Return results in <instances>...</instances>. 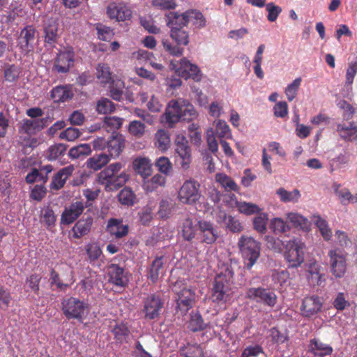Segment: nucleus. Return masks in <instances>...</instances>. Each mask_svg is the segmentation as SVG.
<instances>
[{
	"label": "nucleus",
	"instance_id": "28",
	"mask_svg": "<svg viewBox=\"0 0 357 357\" xmlns=\"http://www.w3.org/2000/svg\"><path fill=\"white\" fill-rule=\"evenodd\" d=\"M93 218L91 217H87L86 218H82L79 220L71 229L73 236L75 238H80L88 234L91 230Z\"/></svg>",
	"mask_w": 357,
	"mask_h": 357
},
{
	"label": "nucleus",
	"instance_id": "58",
	"mask_svg": "<svg viewBox=\"0 0 357 357\" xmlns=\"http://www.w3.org/2000/svg\"><path fill=\"white\" fill-rule=\"evenodd\" d=\"M96 110L99 114H110L115 110L114 103L108 98H102L97 102Z\"/></svg>",
	"mask_w": 357,
	"mask_h": 357
},
{
	"label": "nucleus",
	"instance_id": "18",
	"mask_svg": "<svg viewBox=\"0 0 357 357\" xmlns=\"http://www.w3.org/2000/svg\"><path fill=\"white\" fill-rule=\"evenodd\" d=\"M108 281L109 283L120 288L128 286L129 279L124 268L116 264H112L107 267Z\"/></svg>",
	"mask_w": 357,
	"mask_h": 357
},
{
	"label": "nucleus",
	"instance_id": "43",
	"mask_svg": "<svg viewBox=\"0 0 357 357\" xmlns=\"http://www.w3.org/2000/svg\"><path fill=\"white\" fill-rule=\"evenodd\" d=\"M269 227L275 234H284L291 229V227L281 218H274L271 220Z\"/></svg>",
	"mask_w": 357,
	"mask_h": 357
},
{
	"label": "nucleus",
	"instance_id": "60",
	"mask_svg": "<svg viewBox=\"0 0 357 357\" xmlns=\"http://www.w3.org/2000/svg\"><path fill=\"white\" fill-rule=\"evenodd\" d=\"M128 132L132 136L140 138L145 133V125L140 121H132L128 126Z\"/></svg>",
	"mask_w": 357,
	"mask_h": 357
},
{
	"label": "nucleus",
	"instance_id": "20",
	"mask_svg": "<svg viewBox=\"0 0 357 357\" xmlns=\"http://www.w3.org/2000/svg\"><path fill=\"white\" fill-rule=\"evenodd\" d=\"M323 303L318 296L305 297L303 300L301 310L302 315L310 318L321 310Z\"/></svg>",
	"mask_w": 357,
	"mask_h": 357
},
{
	"label": "nucleus",
	"instance_id": "30",
	"mask_svg": "<svg viewBox=\"0 0 357 357\" xmlns=\"http://www.w3.org/2000/svg\"><path fill=\"white\" fill-rule=\"evenodd\" d=\"M166 183V178L160 174H155L153 177L149 178H144L143 188L147 192H151L158 189L159 187H162Z\"/></svg>",
	"mask_w": 357,
	"mask_h": 357
},
{
	"label": "nucleus",
	"instance_id": "40",
	"mask_svg": "<svg viewBox=\"0 0 357 357\" xmlns=\"http://www.w3.org/2000/svg\"><path fill=\"white\" fill-rule=\"evenodd\" d=\"M314 221L315 225L319 228L324 239L326 241H330L332 238L333 233L332 230L328 227L327 221L320 215H314Z\"/></svg>",
	"mask_w": 357,
	"mask_h": 357
},
{
	"label": "nucleus",
	"instance_id": "38",
	"mask_svg": "<svg viewBox=\"0 0 357 357\" xmlns=\"http://www.w3.org/2000/svg\"><path fill=\"white\" fill-rule=\"evenodd\" d=\"M207 327V324L204 323V319L199 312H192L188 328L192 332L204 331Z\"/></svg>",
	"mask_w": 357,
	"mask_h": 357
},
{
	"label": "nucleus",
	"instance_id": "26",
	"mask_svg": "<svg viewBox=\"0 0 357 357\" xmlns=\"http://www.w3.org/2000/svg\"><path fill=\"white\" fill-rule=\"evenodd\" d=\"M134 170L143 178L149 177L152 173L151 160L145 157H138L132 162Z\"/></svg>",
	"mask_w": 357,
	"mask_h": 357
},
{
	"label": "nucleus",
	"instance_id": "8",
	"mask_svg": "<svg viewBox=\"0 0 357 357\" xmlns=\"http://www.w3.org/2000/svg\"><path fill=\"white\" fill-rule=\"evenodd\" d=\"M285 251L284 257L288 266L297 268L304 261L305 244L298 238H294L287 241L284 245Z\"/></svg>",
	"mask_w": 357,
	"mask_h": 357
},
{
	"label": "nucleus",
	"instance_id": "61",
	"mask_svg": "<svg viewBox=\"0 0 357 357\" xmlns=\"http://www.w3.org/2000/svg\"><path fill=\"white\" fill-rule=\"evenodd\" d=\"M340 184L335 183L333 185V188L335 195L340 199V202L342 204H346V202H349L351 199L353 198V195L347 188L340 189Z\"/></svg>",
	"mask_w": 357,
	"mask_h": 357
},
{
	"label": "nucleus",
	"instance_id": "39",
	"mask_svg": "<svg viewBox=\"0 0 357 357\" xmlns=\"http://www.w3.org/2000/svg\"><path fill=\"white\" fill-rule=\"evenodd\" d=\"M276 194L279 196L281 202H297L301 197L300 191L294 189L293 191H287L284 188H280L277 190Z\"/></svg>",
	"mask_w": 357,
	"mask_h": 357
},
{
	"label": "nucleus",
	"instance_id": "64",
	"mask_svg": "<svg viewBox=\"0 0 357 357\" xmlns=\"http://www.w3.org/2000/svg\"><path fill=\"white\" fill-rule=\"evenodd\" d=\"M266 244L268 249L272 250L276 252H281L283 248H284V245L282 241L273 236H266Z\"/></svg>",
	"mask_w": 357,
	"mask_h": 357
},
{
	"label": "nucleus",
	"instance_id": "1",
	"mask_svg": "<svg viewBox=\"0 0 357 357\" xmlns=\"http://www.w3.org/2000/svg\"><path fill=\"white\" fill-rule=\"evenodd\" d=\"M234 275V271L231 264H224L221 266L211 288V299L213 303L222 305L229 299Z\"/></svg>",
	"mask_w": 357,
	"mask_h": 357
},
{
	"label": "nucleus",
	"instance_id": "22",
	"mask_svg": "<svg viewBox=\"0 0 357 357\" xmlns=\"http://www.w3.org/2000/svg\"><path fill=\"white\" fill-rule=\"evenodd\" d=\"M84 205L82 202H76L71 204L69 207L65 208L61 216V223L70 225L76 220L83 213Z\"/></svg>",
	"mask_w": 357,
	"mask_h": 357
},
{
	"label": "nucleus",
	"instance_id": "24",
	"mask_svg": "<svg viewBox=\"0 0 357 357\" xmlns=\"http://www.w3.org/2000/svg\"><path fill=\"white\" fill-rule=\"evenodd\" d=\"M308 351L315 356L324 357L331 355L333 349L331 346L323 343L319 339L313 338L310 341Z\"/></svg>",
	"mask_w": 357,
	"mask_h": 357
},
{
	"label": "nucleus",
	"instance_id": "56",
	"mask_svg": "<svg viewBox=\"0 0 357 357\" xmlns=\"http://www.w3.org/2000/svg\"><path fill=\"white\" fill-rule=\"evenodd\" d=\"M96 29L98 38L103 41L111 40L114 35L113 29L100 23L96 24Z\"/></svg>",
	"mask_w": 357,
	"mask_h": 357
},
{
	"label": "nucleus",
	"instance_id": "25",
	"mask_svg": "<svg viewBox=\"0 0 357 357\" xmlns=\"http://www.w3.org/2000/svg\"><path fill=\"white\" fill-rule=\"evenodd\" d=\"M128 226L123 225L122 220L111 218L108 220L107 231L116 238H121L128 233Z\"/></svg>",
	"mask_w": 357,
	"mask_h": 357
},
{
	"label": "nucleus",
	"instance_id": "23",
	"mask_svg": "<svg viewBox=\"0 0 357 357\" xmlns=\"http://www.w3.org/2000/svg\"><path fill=\"white\" fill-rule=\"evenodd\" d=\"M74 170L75 167L73 165L61 169L52 178L50 184L51 189L59 190L62 188L66 180L72 175Z\"/></svg>",
	"mask_w": 357,
	"mask_h": 357
},
{
	"label": "nucleus",
	"instance_id": "44",
	"mask_svg": "<svg viewBox=\"0 0 357 357\" xmlns=\"http://www.w3.org/2000/svg\"><path fill=\"white\" fill-rule=\"evenodd\" d=\"M58 25L55 22L46 24L44 26L45 42L54 44L57 40Z\"/></svg>",
	"mask_w": 357,
	"mask_h": 357
},
{
	"label": "nucleus",
	"instance_id": "57",
	"mask_svg": "<svg viewBox=\"0 0 357 357\" xmlns=\"http://www.w3.org/2000/svg\"><path fill=\"white\" fill-rule=\"evenodd\" d=\"M215 134L220 139H229L231 137V132L229 126L226 121L218 120L215 126Z\"/></svg>",
	"mask_w": 357,
	"mask_h": 357
},
{
	"label": "nucleus",
	"instance_id": "29",
	"mask_svg": "<svg viewBox=\"0 0 357 357\" xmlns=\"http://www.w3.org/2000/svg\"><path fill=\"white\" fill-rule=\"evenodd\" d=\"M198 231V222L195 223L190 217L185 218L182 224V236L184 240L191 241Z\"/></svg>",
	"mask_w": 357,
	"mask_h": 357
},
{
	"label": "nucleus",
	"instance_id": "2",
	"mask_svg": "<svg viewBox=\"0 0 357 357\" xmlns=\"http://www.w3.org/2000/svg\"><path fill=\"white\" fill-rule=\"evenodd\" d=\"M197 117V112L187 100L179 98L171 100L166 109L165 119L170 127L179 121H190Z\"/></svg>",
	"mask_w": 357,
	"mask_h": 357
},
{
	"label": "nucleus",
	"instance_id": "13",
	"mask_svg": "<svg viewBox=\"0 0 357 357\" xmlns=\"http://www.w3.org/2000/svg\"><path fill=\"white\" fill-rule=\"evenodd\" d=\"M195 291L189 288H183L176 293L175 298L176 311L185 315L193 307L195 303Z\"/></svg>",
	"mask_w": 357,
	"mask_h": 357
},
{
	"label": "nucleus",
	"instance_id": "3",
	"mask_svg": "<svg viewBox=\"0 0 357 357\" xmlns=\"http://www.w3.org/2000/svg\"><path fill=\"white\" fill-rule=\"evenodd\" d=\"M122 168L123 165L121 162H114L98 174V181L105 187L106 191L117 190L128 181V174L125 172H121Z\"/></svg>",
	"mask_w": 357,
	"mask_h": 357
},
{
	"label": "nucleus",
	"instance_id": "4",
	"mask_svg": "<svg viewBox=\"0 0 357 357\" xmlns=\"http://www.w3.org/2000/svg\"><path fill=\"white\" fill-rule=\"evenodd\" d=\"M61 308L68 319H76L82 322L89 314L90 306L84 300L70 296L63 299L61 303Z\"/></svg>",
	"mask_w": 357,
	"mask_h": 357
},
{
	"label": "nucleus",
	"instance_id": "12",
	"mask_svg": "<svg viewBox=\"0 0 357 357\" xmlns=\"http://www.w3.org/2000/svg\"><path fill=\"white\" fill-rule=\"evenodd\" d=\"M38 32L33 25H26L21 31L17 38V45L22 53L28 54L33 52Z\"/></svg>",
	"mask_w": 357,
	"mask_h": 357
},
{
	"label": "nucleus",
	"instance_id": "59",
	"mask_svg": "<svg viewBox=\"0 0 357 357\" xmlns=\"http://www.w3.org/2000/svg\"><path fill=\"white\" fill-rule=\"evenodd\" d=\"M258 215L253 220L254 229L259 233L264 234L266 231L268 215L265 213H257Z\"/></svg>",
	"mask_w": 357,
	"mask_h": 357
},
{
	"label": "nucleus",
	"instance_id": "7",
	"mask_svg": "<svg viewBox=\"0 0 357 357\" xmlns=\"http://www.w3.org/2000/svg\"><path fill=\"white\" fill-rule=\"evenodd\" d=\"M170 36L176 45L168 39H163L162 41L164 50L172 56H181L183 53V48L181 45L185 46L189 43V33L183 27L173 26L170 30Z\"/></svg>",
	"mask_w": 357,
	"mask_h": 357
},
{
	"label": "nucleus",
	"instance_id": "31",
	"mask_svg": "<svg viewBox=\"0 0 357 357\" xmlns=\"http://www.w3.org/2000/svg\"><path fill=\"white\" fill-rule=\"evenodd\" d=\"M187 12L178 14L176 12H169L165 15L167 25L171 29L173 26L183 27L187 26Z\"/></svg>",
	"mask_w": 357,
	"mask_h": 357
},
{
	"label": "nucleus",
	"instance_id": "32",
	"mask_svg": "<svg viewBox=\"0 0 357 357\" xmlns=\"http://www.w3.org/2000/svg\"><path fill=\"white\" fill-rule=\"evenodd\" d=\"M341 138L345 141H354L357 139V126L354 123H349L348 126L339 124L337 127Z\"/></svg>",
	"mask_w": 357,
	"mask_h": 357
},
{
	"label": "nucleus",
	"instance_id": "46",
	"mask_svg": "<svg viewBox=\"0 0 357 357\" xmlns=\"http://www.w3.org/2000/svg\"><path fill=\"white\" fill-rule=\"evenodd\" d=\"M236 206L239 213L246 215L259 213L261 209L256 204L246 202H236Z\"/></svg>",
	"mask_w": 357,
	"mask_h": 357
},
{
	"label": "nucleus",
	"instance_id": "54",
	"mask_svg": "<svg viewBox=\"0 0 357 357\" xmlns=\"http://www.w3.org/2000/svg\"><path fill=\"white\" fill-rule=\"evenodd\" d=\"M320 266L317 264H311L309 268V279L314 285L321 286L325 281L324 275L319 272Z\"/></svg>",
	"mask_w": 357,
	"mask_h": 357
},
{
	"label": "nucleus",
	"instance_id": "14",
	"mask_svg": "<svg viewBox=\"0 0 357 357\" xmlns=\"http://www.w3.org/2000/svg\"><path fill=\"white\" fill-rule=\"evenodd\" d=\"M75 52L72 48L60 51L54 60V68L59 73H66L73 67Z\"/></svg>",
	"mask_w": 357,
	"mask_h": 357
},
{
	"label": "nucleus",
	"instance_id": "11",
	"mask_svg": "<svg viewBox=\"0 0 357 357\" xmlns=\"http://www.w3.org/2000/svg\"><path fill=\"white\" fill-rule=\"evenodd\" d=\"M331 272L336 278H342L347 271V254L344 251L334 248L328 252Z\"/></svg>",
	"mask_w": 357,
	"mask_h": 357
},
{
	"label": "nucleus",
	"instance_id": "47",
	"mask_svg": "<svg viewBox=\"0 0 357 357\" xmlns=\"http://www.w3.org/2000/svg\"><path fill=\"white\" fill-rule=\"evenodd\" d=\"M91 152V149L88 144H81L78 146L71 148L68 155L73 159L82 158L89 155Z\"/></svg>",
	"mask_w": 357,
	"mask_h": 357
},
{
	"label": "nucleus",
	"instance_id": "5",
	"mask_svg": "<svg viewBox=\"0 0 357 357\" xmlns=\"http://www.w3.org/2000/svg\"><path fill=\"white\" fill-rule=\"evenodd\" d=\"M243 259L244 268L250 270L259 258L260 243L252 237L242 236L238 243Z\"/></svg>",
	"mask_w": 357,
	"mask_h": 357
},
{
	"label": "nucleus",
	"instance_id": "10",
	"mask_svg": "<svg viewBox=\"0 0 357 357\" xmlns=\"http://www.w3.org/2000/svg\"><path fill=\"white\" fill-rule=\"evenodd\" d=\"M246 298L261 304L273 307L278 302V296L273 291L264 287H250L246 291Z\"/></svg>",
	"mask_w": 357,
	"mask_h": 357
},
{
	"label": "nucleus",
	"instance_id": "55",
	"mask_svg": "<svg viewBox=\"0 0 357 357\" xmlns=\"http://www.w3.org/2000/svg\"><path fill=\"white\" fill-rule=\"evenodd\" d=\"M302 79L299 77L287 86L284 93L289 101H292L296 97Z\"/></svg>",
	"mask_w": 357,
	"mask_h": 357
},
{
	"label": "nucleus",
	"instance_id": "41",
	"mask_svg": "<svg viewBox=\"0 0 357 357\" xmlns=\"http://www.w3.org/2000/svg\"><path fill=\"white\" fill-rule=\"evenodd\" d=\"M181 355L184 357H204L203 349L198 344H188L181 347Z\"/></svg>",
	"mask_w": 357,
	"mask_h": 357
},
{
	"label": "nucleus",
	"instance_id": "42",
	"mask_svg": "<svg viewBox=\"0 0 357 357\" xmlns=\"http://www.w3.org/2000/svg\"><path fill=\"white\" fill-rule=\"evenodd\" d=\"M112 332L116 341L120 344L125 342L130 335V330L127 324L124 323L116 324Z\"/></svg>",
	"mask_w": 357,
	"mask_h": 357
},
{
	"label": "nucleus",
	"instance_id": "6",
	"mask_svg": "<svg viewBox=\"0 0 357 357\" xmlns=\"http://www.w3.org/2000/svg\"><path fill=\"white\" fill-rule=\"evenodd\" d=\"M126 145V140L121 134H112L107 139L98 137L93 141L95 150H107V154L112 158H116L123 152Z\"/></svg>",
	"mask_w": 357,
	"mask_h": 357
},
{
	"label": "nucleus",
	"instance_id": "33",
	"mask_svg": "<svg viewBox=\"0 0 357 357\" xmlns=\"http://www.w3.org/2000/svg\"><path fill=\"white\" fill-rule=\"evenodd\" d=\"M215 181L220 183V185L225 189L227 192L234 191L236 192H238L240 190V187L238 184L234 181V180L227 175L225 173H218L215 174Z\"/></svg>",
	"mask_w": 357,
	"mask_h": 357
},
{
	"label": "nucleus",
	"instance_id": "62",
	"mask_svg": "<svg viewBox=\"0 0 357 357\" xmlns=\"http://www.w3.org/2000/svg\"><path fill=\"white\" fill-rule=\"evenodd\" d=\"M155 166L158 171L165 175H169L172 171V165L169 159L167 157L162 156L157 159Z\"/></svg>",
	"mask_w": 357,
	"mask_h": 357
},
{
	"label": "nucleus",
	"instance_id": "50",
	"mask_svg": "<svg viewBox=\"0 0 357 357\" xmlns=\"http://www.w3.org/2000/svg\"><path fill=\"white\" fill-rule=\"evenodd\" d=\"M123 119L116 116H106L104 119L103 127L108 131L116 134L115 131L119 130L122 124Z\"/></svg>",
	"mask_w": 357,
	"mask_h": 357
},
{
	"label": "nucleus",
	"instance_id": "15",
	"mask_svg": "<svg viewBox=\"0 0 357 357\" xmlns=\"http://www.w3.org/2000/svg\"><path fill=\"white\" fill-rule=\"evenodd\" d=\"M175 151L179 158L178 162L182 169L187 170L192 162L191 149L188 141L184 137H178L176 139Z\"/></svg>",
	"mask_w": 357,
	"mask_h": 357
},
{
	"label": "nucleus",
	"instance_id": "63",
	"mask_svg": "<svg viewBox=\"0 0 357 357\" xmlns=\"http://www.w3.org/2000/svg\"><path fill=\"white\" fill-rule=\"evenodd\" d=\"M224 216L226 227L229 231L233 233H238L243 230V226L237 218L226 214Z\"/></svg>",
	"mask_w": 357,
	"mask_h": 357
},
{
	"label": "nucleus",
	"instance_id": "45",
	"mask_svg": "<svg viewBox=\"0 0 357 357\" xmlns=\"http://www.w3.org/2000/svg\"><path fill=\"white\" fill-rule=\"evenodd\" d=\"M67 145L59 143L50 146L47 151V158L49 160H54L63 156L67 150Z\"/></svg>",
	"mask_w": 357,
	"mask_h": 357
},
{
	"label": "nucleus",
	"instance_id": "51",
	"mask_svg": "<svg viewBox=\"0 0 357 357\" xmlns=\"http://www.w3.org/2000/svg\"><path fill=\"white\" fill-rule=\"evenodd\" d=\"M118 199L123 205L132 206L135 202L136 196L130 188L126 187L119 193Z\"/></svg>",
	"mask_w": 357,
	"mask_h": 357
},
{
	"label": "nucleus",
	"instance_id": "19",
	"mask_svg": "<svg viewBox=\"0 0 357 357\" xmlns=\"http://www.w3.org/2000/svg\"><path fill=\"white\" fill-rule=\"evenodd\" d=\"M198 236L202 243L213 244L218 237V234L214 225L210 221H198Z\"/></svg>",
	"mask_w": 357,
	"mask_h": 357
},
{
	"label": "nucleus",
	"instance_id": "35",
	"mask_svg": "<svg viewBox=\"0 0 357 357\" xmlns=\"http://www.w3.org/2000/svg\"><path fill=\"white\" fill-rule=\"evenodd\" d=\"M51 97L55 102H63L73 97V93L68 87L59 86L52 90Z\"/></svg>",
	"mask_w": 357,
	"mask_h": 357
},
{
	"label": "nucleus",
	"instance_id": "9",
	"mask_svg": "<svg viewBox=\"0 0 357 357\" xmlns=\"http://www.w3.org/2000/svg\"><path fill=\"white\" fill-rule=\"evenodd\" d=\"M200 184L193 180L185 181L179 189L178 199L184 204L192 205L199 202L201 197Z\"/></svg>",
	"mask_w": 357,
	"mask_h": 357
},
{
	"label": "nucleus",
	"instance_id": "37",
	"mask_svg": "<svg viewBox=\"0 0 357 357\" xmlns=\"http://www.w3.org/2000/svg\"><path fill=\"white\" fill-rule=\"evenodd\" d=\"M268 333V338L273 344L278 346L287 342L289 340V337L287 331H280L278 328L273 327L269 330Z\"/></svg>",
	"mask_w": 357,
	"mask_h": 357
},
{
	"label": "nucleus",
	"instance_id": "21",
	"mask_svg": "<svg viewBox=\"0 0 357 357\" xmlns=\"http://www.w3.org/2000/svg\"><path fill=\"white\" fill-rule=\"evenodd\" d=\"M107 14L109 18L115 19L119 22L129 20L132 17V11L128 7L122 3H116L114 2L108 5Z\"/></svg>",
	"mask_w": 357,
	"mask_h": 357
},
{
	"label": "nucleus",
	"instance_id": "48",
	"mask_svg": "<svg viewBox=\"0 0 357 357\" xmlns=\"http://www.w3.org/2000/svg\"><path fill=\"white\" fill-rule=\"evenodd\" d=\"M40 221L47 229L55 225L56 215L52 208L47 206L41 210Z\"/></svg>",
	"mask_w": 357,
	"mask_h": 357
},
{
	"label": "nucleus",
	"instance_id": "34",
	"mask_svg": "<svg viewBox=\"0 0 357 357\" xmlns=\"http://www.w3.org/2000/svg\"><path fill=\"white\" fill-rule=\"evenodd\" d=\"M170 137L169 132L160 129L155 134L154 144L155 147L162 151L167 150L170 146Z\"/></svg>",
	"mask_w": 357,
	"mask_h": 357
},
{
	"label": "nucleus",
	"instance_id": "17",
	"mask_svg": "<svg viewBox=\"0 0 357 357\" xmlns=\"http://www.w3.org/2000/svg\"><path fill=\"white\" fill-rule=\"evenodd\" d=\"M51 120L50 118H41L35 119H23L19 126V132L29 136L35 135L47 126Z\"/></svg>",
	"mask_w": 357,
	"mask_h": 357
},
{
	"label": "nucleus",
	"instance_id": "53",
	"mask_svg": "<svg viewBox=\"0 0 357 357\" xmlns=\"http://www.w3.org/2000/svg\"><path fill=\"white\" fill-rule=\"evenodd\" d=\"M163 267V257H158L152 262L149 270V278L153 282H155Z\"/></svg>",
	"mask_w": 357,
	"mask_h": 357
},
{
	"label": "nucleus",
	"instance_id": "27",
	"mask_svg": "<svg viewBox=\"0 0 357 357\" xmlns=\"http://www.w3.org/2000/svg\"><path fill=\"white\" fill-rule=\"evenodd\" d=\"M287 220L291 225V227L297 229L305 231H308L310 229V222L298 213L290 212L287 213Z\"/></svg>",
	"mask_w": 357,
	"mask_h": 357
},
{
	"label": "nucleus",
	"instance_id": "16",
	"mask_svg": "<svg viewBox=\"0 0 357 357\" xmlns=\"http://www.w3.org/2000/svg\"><path fill=\"white\" fill-rule=\"evenodd\" d=\"M164 303L160 296L155 294L149 295L144 302L142 312L147 319H154L158 317L163 308Z\"/></svg>",
	"mask_w": 357,
	"mask_h": 357
},
{
	"label": "nucleus",
	"instance_id": "49",
	"mask_svg": "<svg viewBox=\"0 0 357 357\" xmlns=\"http://www.w3.org/2000/svg\"><path fill=\"white\" fill-rule=\"evenodd\" d=\"M97 77L102 84H110L112 82L110 68L106 63H99L97 67Z\"/></svg>",
	"mask_w": 357,
	"mask_h": 357
},
{
	"label": "nucleus",
	"instance_id": "36",
	"mask_svg": "<svg viewBox=\"0 0 357 357\" xmlns=\"http://www.w3.org/2000/svg\"><path fill=\"white\" fill-rule=\"evenodd\" d=\"M265 45L261 44L257 50L253 59V70L257 78L262 79L264 77V72L261 69V63L263 60V53L265 50Z\"/></svg>",
	"mask_w": 357,
	"mask_h": 357
},
{
	"label": "nucleus",
	"instance_id": "52",
	"mask_svg": "<svg viewBox=\"0 0 357 357\" xmlns=\"http://www.w3.org/2000/svg\"><path fill=\"white\" fill-rule=\"evenodd\" d=\"M110 160V156L106 153H100L93 156L89 159V166L93 169H100L103 166L107 165Z\"/></svg>",
	"mask_w": 357,
	"mask_h": 357
}]
</instances>
